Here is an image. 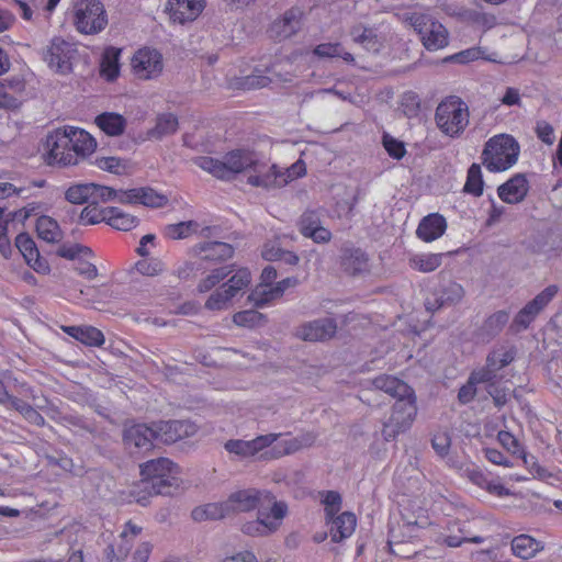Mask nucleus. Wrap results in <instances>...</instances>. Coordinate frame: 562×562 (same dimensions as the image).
Here are the masks:
<instances>
[{"instance_id":"nucleus-17","label":"nucleus","mask_w":562,"mask_h":562,"mask_svg":"<svg viewBox=\"0 0 562 562\" xmlns=\"http://www.w3.org/2000/svg\"><path fill=\"white\" fill-rule=\"evenodd\" d=\"M155 426L157 440L165 443H175L198 431V426L190 420H160Z\"/></svg>"},{"instance_id":"nucleus-44","label":"nucleus","mask_w":562,"mask_h":562,"mask_svg":"<svg viewBox=\"0 0 562 562\" xmlns=\"http://www.w3.org/2000/svg\"><path fill=\"white\" fill-rule=\"evenodd\" d=\"M113 211L110 207L100 209L98 204H92V202L87 205L80 213V223L83 225H94L101 222H108L109 213Z\"/></svg>"},{"instance_id":"nucleus-7","label":"nucleus","mask_w":562,"mask_h":562,"mask_svg":"<svg viewBox=\"0 0 562 562\" xmlns=\"http://www.w3.org/2000/svg\"><path fill=\"white\" fill-rule=\"evenodd\" d=\"M76 29L82 34H98L108 24V14L99 0H80L75 7Z\"/></svg>"},{"instance_id":"nucleus-29","label":"nucleus","mask_w":562,"mask_h":562,"mask_svg":"<svg viewBox=\"0 0 562 562\" xmlns=\"http://www.w3.org/2000/svg\"><path fill=\"white\" fill-rule=\"evenodd\" d=\"M61 329L87 346L100 347L104 344V335L93 326H61Z\"/></svg>"},{"instance_id":"nucleus-21","label":"nucleus","mask_w":562,"mask_h":562,"mask_svg":"<svg viewBox=\"0 0 562 562\" xmlns=\"http://www.w3.org/2000/svg\"><path fill=\"white\" fill-rule=\"evenodd\" d=\"M464 289L461 284L450 281L439 292L426 299L425 306L428 311L435 312L445 305H454L462 301Z\"/></svg>"},{"instance_id":"nucleus-34","label":"nucleus","mask_w":562,"mask_h":562,"mask_svg":"<svg viewBox=\"0 0 562 562\" xmlns=\"http://www.w3.org/2000/svg\"><path fill=\"white\" fill-rule=\"evenodd\" d=\"M178 117L172 113L159 114L156 124L147 132L148 138L161 139L165 136L172 135L178 131Z\"/></svg>"},{"instance_id":"nucleus-20","label":"nucleus","mask_w":562,"mask_h":562,"mask_svg":"<svg viewBox=\"0 0 562 562\" xmlns=\"http://www.w3.org/2000/svg\"><path fill=\"white\" fill-rule=\"evenodd\" d=\"M204 9V0H168L166 10L175 23L194 21Z\"/></svg>"},{"instance_id":"nucleus-4","label":"nucleus","mask_w":562,"mask_h":562,"mask_svg":"<svg viewBox=\"0 0 562 562\" xmlns=\"http://www.w3.org/2000/svg\"><path fill=\"white\" fill-rule=\"evenodd\" d=\"M435 121L441 133L452 138L459 137L470 122L469 106L459 97H448L438 104Z\"/></svg>"},{"instance_id":"nucleus-31","label":"nucleus","mask_w":562,"mask_h":562,"mask_svg":"<svg viewBox=\"0 0 562 562\" xmlns=\"http://www.w3.org/2000/svg\"><path fill=\"white\" fill-rule=\"evenodd\" d=\"M341 266L350 274H360L369 271V258L361 249H346L341 258Z\"/></svg>"},{"instance_id":"nucleus-46","label":"nucleus","mask_w":562,"mask_h":562,"mask_svg":"<svg viewBox=\"0 0 562 562\" xmlns=\"http://www.w3.org/2000/svg\"><path fill=\"white\" fill-rule=\"evenodd\" d=\"M314 54L321 58L341 57L347 63H353V56L344 52L339 43H324L314 48Z\"/></svg>"},{"instance_id":"nucleus-2","label":"nucleus","mask_w":562,"mask_h":562,"mask_svg":"<svg viewBox=\"0 0 562 562\" xmlns=\"http://www.w3.org/2000/svg\"><path fill=\"white\" fill-rule=\"evenodd\" d=\"M257 156L250 150L235 149L227 153L222 160L203 156L196 158L195 162L216 178L228 180L237 173H243L246 177Z\"/></svg>"},{"instance_id":"nucleus-64","label":"nucleus","mask_w":562,"mask_h":562,"mask_svg":"<svg viewBox=\"0 0 562 562\" xmlns=\"http://www.w3.org/2000/svg\"><path fill=\"white\" fill-rule=\"evenodd\" d=\"M497 439L499 443L513 454L521 451L518 440L510 432L502 430L497 434Z\"/></svg>"},{"instance_id":"nucleus-1","label":"nucleus","mask_w":562,"mask_h":562,"mask_svg":"<svg viewBox=\"0 0 562 562\" xmlns=\"http://www.w3.org/2000/svg\"><path fill=\"white\" fill-rule=\"evenodd\" d=\"M177 467L167 458L149 460L140 465L143 479L133 490L132 495L138 503L146 498L140 496V492L147 495H169L172 488L177 486Z\"/></svg>"},{"instance_id":"nucleus-49","label":"nucleus","mask_w":562,"mask_h":562,"mask_svg":"<svg viewBox=\"0 0 562 562\" xmlns=\"http://www.w3.org/2000/svg\"><path fill=\"white\" fill-rule=\"evenodd\" d=\"M300 451L296 438H290L281 441L277 447L272 448L271 450H267L265 453L261 454V459L265 460H272L278 459L286 454H292Z\"/></svg>"},{"instance_id":"nucleus-52","label":"nucleus","mask_w":562,"mask_h":562,"mask_svg":"<svg viewBox=\"0 0 562 562\" xmlns=\"http://www.w3.org/2000/svg\"><path fill=\"white\" fill-rule=\"evenodd\" d=\"M233 322L237 326L254 327L265 322V316L257 311L247 310L235 313L233 316Z\"/></svg>"},{"instance_id":"nucleus-54","label":"nucleus","mask_w":562,"mask_h":562,"mask_svg":"<svg viewBox=\"0 0 562 562\" xmlns=\"http://www.w3.org/2000/svg\"><path fill=\"white\" fill-rule=\"evenodd\" d=\"M280 435L279 434H267V435H261V436H258L251 440H249V446H250V450H251V454L252 457L257 456L260 453V456L262 453H265L266 449L271 447L278 439H279Z\"/></svg>"},{"instance_id":"nucleus-50","label":"nucleus","mask_w":562,"mask_h":562,"mask_svg":"<svg viewBox=\"0 0 562 562\" xmlns=\"http://www.w3.org/2000/svg\"><path fill=\"white\" fill-rule=\"evenodd\" d=\"M199 224L194 221L180 222L166 227V235L171 239H182L196 232Z\"/></svg>"},{"instance_id":"nucleus-19","label":"nucleus","mask_w":562,"mask_h":562,"mask_svg":"<svg viewBox=\"0 0 562 562\" xmlns=\"http://www.w3.org/2000/svg\"><path fill=\"white\" fill-rule=\"evenodd\" d=\"M157 440L155 423L151 426L135 424L124 429L123 440L128 449L148 451L153 447V440Z\"/></svg>"},{"instance_id":"nucleus-63","label":"nucleus","mask_w":562,"mask_h":562,"mask_svg":"<svg viewBox=\"0 0 562 562\" xmlns=\"http://www.w3.org/2000/svg\"><path fill=\"white\" fill-rule=\"evenodd\" d=\"M305 173H306V167L302 160L294 162L291 167H289L284 170L280 168V175L285 180V186L289 182L304 176Z\"/></svg>"},{"instance_id":"nucleus-8","label":"nucleus","mask_w":562,"mask_h":562,"mask_svg":"<svg viewBox=\"0 0 562 562\" xmlns=\"http://www.w3.org/2000/svg\"><path fill=\"white\" fill-rule=\"evenodd\" d=\"M417 414L416 397L411 395L397 400L392 408L390 418L383 423L382 435L385 440L395 439L400 434L411 428Z\"/></svg>"},{"instance_id":"nucleus-32","label":"nucleus","mask_w":562,"mask_h":562,"mask_svg":"<svg viewBox=\"0 0 562 562\" xmlns=\"http://www.w3.org/2000/svg\"><path fill=\"white\" fill-rule=\"evenodd\" d=\"M24 89V85L20 80L0 81V109L15 110L20 106L21 100L19 94Z\"/></svg>"},{"instance_id":"nucleus-47","label":"nucleus","mask_w":562,"mask_h":562,"mask_svg":"<svg viewBox=\"0 0 562 562\" xmlns=\"http://www.w3.org/2000/svg\"><path fill=\"white\" fill-rule=\"evenodd\" d=\"M168 198L148 187L138 188V204L148 207H162L167 205Z\"/></svg>"},{"instance_id":"nucleus-22","label":"nucleus","mask_w":562,"mask_h":562,"mask_svg":"<svg viewBox=\"0 0 562 562\" xmlns=\"http://www.w3.org/2000/svg\"><path fill=\"white\" fill-rule=\"evenodd\" d=\"M529 190L525 175L517 173L498 187L497 193L502 201L509 204L521 202Z\"/></svg>"},{"instance_id":"nucleus-33","label":"nucleus","mask_w":562,"mask_h":562,"mask_svg":"<svg viewBox=\"0 0 562 562\" xmlns=\"http://www.w3.org/2000/svg\"><path fill=\"white\" fill-rule=\"evenodd\" d=\"M37 236L50 244L59 243L64 235L57 221L47 215H42L36 221Z\"/></svg>"},{"instance_id":"nucleus-40","label":"nucleus","mask_w":562,"mask_h":562,"mask_svg":"<svg viewBox=\"0 0 562 562\" xmlns=\"http://www.w3.org/2000/svg\"><path fill=\"white\" fill-rule=\"evenodd\" d=\"M112 213H109L108 222L111 227L117 231H131L138 224V218L132 214L125 213L117 207H110Z\"/></svg>"},{"instance_id":"nucleus-51","label":"nucleus","mask_w":562,"mask_h":562,"mask_svg":"<svg viewBox=\"0 0 562 562\" xmlns=\"http://www.w3.org/2000/svg\"><path fill=\"white\" fill-rule=\"evenodd\" d=\"M464 190L476 196L483 192V179L481 167L477 164H473L468 170V179L464 186Z\"/></svg>"},{"instance_id":"nucleus-18","label":"nucleus","mask_w":562,"mask_h":562,"mask_svg":"<svg viewBox=\"0 0 562 562\" xmlns=\"http://www.w3.org/2000/svg\"><path fill=\"white\" fill-rule=\"evenodd\" d=\"M337 324L331 318L315 319L299 326L295 336L305 341H323L334 337Z\"/></svg>"},{"instance_id":"nucleus-55","label":"nucleus","mask_w":562,"mask_h":562,"mask_svg":"<svg viewBox=\"0 0 562 562\" xmlns=\"http://www.w3.org/2000/svg\"><path fill=\"white\" fill-rule=\"evenodd\" d=\"M95 165L101 170H105L115 175H121L126 170V162L117 157L97 158Z\"/></svg>"},{"instance_id":"nucleus-60","label":"nucleus","mask_w":562,"mask_h":562,"mask_svg":"<svg viewBox=\"0 0 562 562\" xmlns=\"http://www.w3.org/2000/svg\"><path fill=\"white\" fill-rule=\"evenodd\" d=\"M383 146L387 154L395 159H401L406 153L404 144L390 135L383 136Z\"/></svg>"},{"instance_id":"nucleus-12","label":"nucleus","mask_w":562,"mask_h":562,"mask_svg":"<svg viewBox=\"0 0 562 562\" xmlns=\"http://www.w3.org/2000/svg\"><path fill=\"white\" fill-rule=\"evenodd\" d=\"M249 186L265 190L280 189L285 180L280 175V168L261 160L258 156L246 176Z\"/></svg>"},{"instance_id":"nucleus-57","label":"nucleus","mask_w":562,"mask_h":562,"mask_svg":"<svg viewBox=\"0 0 562 562\" xmlns=\"http://www.w3.org/2000/svg\"><path fill=\"white\" fill-rule=\"evenodd\" d=\"M271 78L261 70H255L251 75L243 78L241 87L244 89H260L271 83Z\"/></svg>"},{"instance_id":"nucleus-39","label":"nucleus","mask_w":562,"mask_h":562,"mask_svg":"<svg viewBox=\"0 0 562 562\" xmlns=\"http://www.w3.org/2000/svg\"><path fill=\"white\" fill-rule=\"evenodd\" d=\"M350 35L352 36L353 42L363 45L368 50L378 52L380 48L378 35L370 27L356 25L351 29Z\"/></svg>"},{"instance_id":"nucleus-23","label":"nucleus","mask_w":562,"mask_h":562,"mask_svg":"<svg viewBox=\"0 0 562 562\" xmlns=\"http://www.w3.org/2000/svg\"><path fill=\"white\" fill-rule=\"evenodd\" d=\"M193 252L205 261H224L233 257L234 248L223 241H206L193 247Z\"/></svg>"},{"instance_id":"nucleus-38","label":"nucleus","mask_w":562,"mask_h":562,"mask_svg":"<svg viewBox=\"0 0 562 562\" xmlns=\"http://www.w3.org/2000/svg\"><path fill=\"white\" fill-rule=\"evenodd\" d=\"M121 50L114 47H109L104 50L100 65L101 76L105 77L108 80H113L117 77L120 66H119V56Z\"/></svg>"},{"instance_id":"nucleus-25","label":"nucleus","mask_w":562,"mask_h":562,"mask_svg":"<svg viewBox=\"0 0 562 562\" xmlns=\"http://www.w3.org/2000/svg\"><path fill=\"white\" fill-rule=\"evenodd\" d=\"M510 548L515 557L529 560L541 552L544 544L529 535L521 533L513 538Z\"/></svg>"},{"instance_id":"nucleus-26","label":"nucleus","mask_w":562,"mask_h":562,"mask_svg":"<svg viewBox=\"0 0 562 562\" xmlns=\"http://www.w3.org/2000/svg\"><path fill=\"white\" fill-rule=\"evenodd\" d=\"M327 521L331 524L330 536L334 542H339L350 537L357 526V518L350 512H345L338 516L335 515L333 518H327Z\"/></svg>"},{"instance_id":"nucleus-15","label":"nucleus","mask_w":562,"mask_h":562,"mask_svg":"<svg viewBox=\"0 0 562 562\" xmlns=\"http://www.w3.org/2000/svg\"><path fill=\"white\" fill-rule=\"evenodd\" d=\"M322 209L305 210L297 221L299 232L306 238L316 244H328L331 238V232L323 226Z\"/></svg>"},{"instance_id":"nucleus-53","label":"nucleus","mask_w":562,"mask_h":562,"mask_svg":"<svg viewBox=\"0 0 562 562\" xmlns=\"http://www.w3.org/2000/svg\"><path fill=\"white\" fill-rule=\"evenodd\" d=\"M276 299L272 286H267L266 284H259L248 295V301L257 307H261Z\"/></svg>"},{"instance_id":"nucleus-48","label":"nucleus","mask_w":562,"mask_h":562,"mask_svg":"<svg viewBox=\"0 0 562 562\" xmlns=\"http://www.w3.org/2000/svg\"><path fill=\"white\" fill-rule=\"evenodd\" d=\"M15 246L29 265H32L33 260H37L38 250L35 241L30 237L29 234H19L15 238Z\"/></svg>"},{"instance_id":"nucleus-28","label":"nucleus","mask_w":562,"mask_h":562,"mask_svg":"<svg viewBox=\"0 0 562 562\" xmlns=\"http://www.w3.org/2000/svg\"><path fill=\"white\" fill-rule=\"evenodd\" d=\"M509 321V312L505 310L496 311L485 318L479 329V337L484 341H490L501 334Z\"/></svg>"},{"instance_id":"nucleus-41","label":"nucleus","mask_w":562,"mask_h":562,"mask_svg":"<svg viewBox=\"0 0 562 562\" xmlns=\"http://www.w3.org/2000/svg\"><path fill=\"white\" fill-rule=\"evenodd\" d=\"M94 183H77L70 186L66 193L65 198L68 202L72 204H83L87 202H92Z\"/></svg>"},{"instance_id":"nucleus-13","label":"nucleus","mask_w":562,"mask_h":562,"mask_svg":"<svg viewBox=\"0 0 562 562\" xmlns=\"http://www.w3.org/2000/svg\"><path fill=\"white\" fill-rule=\"evenodd\" d=\"M133 74L140 80L155 79L162 72L164 61L161 54L154 48L138 49L131 61Z\"/></svg>"},{"instance_id":"nucleus-16","label":"nucleus","mask_w":562,"mask_h":562,"mask_svg":"<svg viewBox=\"0 0 562 562\" xmlns=\"http://www.w3.org/2000/svg\"><path fill=\"white\" fill-rule=\"evenodd\" d=\"M77 49L75 46L61 37L52 40L45 53V60L48 66L60 74H67L71 70V59Z\"/></svg>"},{"instance_id":"nucleus-36","label":"nucleus","mask_w":562,"mask_h":562,"mask_svg":"<svg viewBox=\"0 0 562 562\" xmlns=\"http://www.w3.org/2000/svg\"><path fill=\"white\" fill-rule=\"evenodd\" d=\"M192 518L195 521L217 520L231 515L227 501L223 503H210L192 510Z\"/></svg>"},{"instance_id":"nucleus-37","label":"nucleus","mask_w":562,"mask_h":562,"mask_svg":"<svg viewBox=\"0 0 562 562\" xmlns=\"http://www.w3.org/2000/svg\"><path fill=\"white\" fill-rule=\"evenodd\" d=\"M95 123L105 134L119 136L124 133L126 120L117 113H102L95 117Z\"/></svg>"},{"instance_id":"nucleus-30","label":"nucleus","mask_w":562,"mask_h":562,"mask_svg":"<svg viewBox=\"0 0 562 562\" xmlns=\"http://www.w3.org/2000/svg\"><path fill=\"white\" fill-rule=\"evenodd\" d=\"M67 132L71 137V147L77 159L79 156L85 157L93 153L97 143L89 133L72 126H67Z\"/></svg>"},{"instance_id":"nucleus-10","label":"nucleus","mask_w":562,"mask_h":562,"mask_svg":"<svg viewBox=\"0 0 562 562\" xmlns=\"http://www.w3.org/2000/svg\"><path fill=\"white\" fill-rule=\"evenodd\" d=\"M558 292L559 286L555 284H551L542 290L515 315L510 329L515 333L526 330Z\"/></svg>"},{"instance_id":"nucleus-9","label":"nucleus","mask_w":562,"mask_h":562,"mask_svg":"<svg viewBox=\"0 0 562 562\" xmlns=\"http://www.w3.org/2000/svg\"><path fill=\"white\" fill-rule=\"evenodd\" d=\"M46 146L48 149L46 162L48 165L70 166L78 164L71 147V137H69L67 132V126L50 133L47 136Z\"/></svg>"},{"instance_id":"nucleus-35","label":"nucleus","mask_w":562,"mask_h":562,"mask_svg":"<svg viewBox=\"0 0 562 562\" xmlns=\"http://www.w3.org/2000/svg\"><path fill=\"white\" fill-rule=\"evenodd\" d=\"M299 20L292 11L285 12L282 18L271 25V34L279 41L291 37L299 29Z\"/></svg>"},{"instance_id":"nucleus-24","label":"nucleus","mask_w":562,"mask_h":562,"mask_svg":"<svg viewBox=\"0 0 562 562\" xmlns=\"http://www.w3.org/2000/svg\"><path fill=\"white\" fill-rule=\"evenodd\" d=\"M447 222L442 215L437 213L425 216L416 231L417 236L424 241L430 243L443 235Z\"/></svg>"},{"instance_id":"nucleus-3","label":"nucleus","mask_w":562,"mask_h":562,"mask_svg":"<svg viewBox=\"0 0 562 562\" xmlns=\"http://www.w3.org/2000/svg\"><path fill=\"white\" fill-rule=\"evenodd\" d=\"M519 155V145L515 138L507 134H499L490 138L482 151V164L492 172H501L516 164Z\"/></svg>"},{"instance_id":"nucleus-45","label":"nucleus","mask_w":562,"mask_h":562,"mask_svg":"<svg viewBox=\"0 0 562 562\" xmlns=\"http://www.w3.org/2000/svg\"><path fill=\"white\" fill-rule=\"evenodd\" d=\"M233 266H231L232 268ZM229 273L232 269L229 267H221L213 269L206 277L200 280L196 290L200 293H205L218 285Z\"/></svg>"},{"instance_id":"nucleus-14","label":"nucleus","mask_w":562,"mask_h":562,"mask_svg":"<svg viewBox=\"0 0 562 562\" xmlns=\"http://www.w3.org/2000/svg\"><path fill=\"white\" fill-rule=\"evenodd\" d=\"M226 501L229 514L247 513L262 506L265 503L273 505V502H277L271 493L255 488L234 492Z\"/></svg>"},{"instance_id":"nucleus-11","label":"nucleus","mask_w":562,"mask_h":562,"mask_svg":"<svg viewBox=\"0 0 562 562\" xmlns=\"http://www.w3.org/2000/svg\"><path fill=\"white\" fill-rule=\"evenodd\" d=\"M288 513V506L283 502H273L271 507V517L262 509H259V517L256 520L243 525L244 533L252 537L268 536L278 530L281 520Z\"/></svg>"},{"instance_id":"nucleus-56","label":"nucleus","mask_w":562,"mask_h":562,"mask_svg":"<svg viewBox=\"0 0 562 562\" xmlns=\"http://www.w3.org/2000/svg\"><path fill=\"white\" fill-rule=\"evenodd\" d=\"M164 269V262L157 258L140 260L136 263V270L143 276L155 277L160 274Z\"/></svg>"},{"instance_id":"nucleus-27","label":"nucleus","mask_w":562,"mask_h":562,"mask_svg":"<svg viewBox=\"0 0 562 562\" xmlns=\"http://www.w3.org/2000/svg\"><path fill=\"white\" fill-rule=\"evenodd\" d=\"M372 385L386 394L401 400L414 394V391L405 382L391 375H380L372 380Z\"/></svg>"},{"instance_id":"nucleus-61","label":"nucleus","mask_w":562,"mask_h":562,"mask_svg":"<svg viewBox=\"0 0 562 562\" xmlns=\"http://www.w3.org/2000/svg\"><path fill=\"white\" fill-rule=\"evenodd\" d=\"M432 448L440 457H446L449 452L451 438L448 432H437L431 440Z\"/></svg>"},{"instance_id":"nucleus-59","label":"nucleus","mask_w":562,"mask_h":562,"mask_svg":"<svg viewBox=\"0 0 562 562\" xmlns=\"http://www.w3.org/2000/svg\"><path fill=\"white\" fill-rule=\"evenodd\" d=\"M225 449L229 453L236 454L240 458H251V450L249 440L231 439L225 442Z\"/></svg>"},{"instance_id":"nucleus-58","label":"nucleus","mask_w":562,"mask_h":562,"mask_svg":"<svg viewBox=\"0 0 562 562\" xmlns=\"http://www.w3.org/2000/svg\"><path fill=\"white\" fill-rule=\"evenodd\" d=\"M323 503L325 505L326 519L333 518L341 508V496L338 492L327 491L324 493Z\"/></svg>"},{"instance_id":"nucleus-62","label":"nucleus","mask_w":562,"mask_h":562,"mask_svg":"<svg viewBox=\"0 0 562 562\" xmlns=\"http://www.w3.org/2000/svg\"><path fill=\"white\" fill-rule=\"evenodd\" d=\"M117 190H114L111 187L99 186L94 183L92 204H98L101 202H108L112 200H116Z\"/></svg>"},{"instance_id":"nucleus-5","label":"nucleus","mask_w":562,"mask_h":562,"mask_svg":"<svg viewBox=\"0 0 562 562\" xmlns=\"http://www.w3.org/2000/svg\"><path fill=\"white\" fill-rule=\"evenodd\" d=\"M229 279L216 288L207 297L204 307L209 311H226L234 300L243 296L251 283V273L247 268L232 270Z\"/></svg>"},{"instance_id":"nucleus-6","label":"nucleus","mask_w":562,"mask_h":562,"mask_svg":"<svg viewBox=\"0 0 562 562\" xmlns=\"http://www.w3.org/2000/svg\"><path fill=\"white\" fill-rule=\"evenodd\" d=\"M403 22L414 29L426 49L438 50L448 45V31L432 16L420 12L405 13Z\"/></svg>"},{"instance_id":"nucleus-42","label":"nucleus","mask_w":562,"mask_h":562,"mask_svg":"<svg viewBox=\"0 0 562 562\" xmlns=\"http://www.w3.org/2000/svg\"><path fill=\"white\" fill-rule=\"evenodd\" d=\"M441 254H422L409 259L411 267L420 272H432L441 266Z\"/></svg>"},{"instance_id":"nucleus-43","label":"nucleus","mask_w":562,"mask_h":562,"mask_svg":"<svg viewBox=\"0 0 562 562\" xmlns=\"http://www.w3.org/2000/svg\"><path fill=\"white\" fill-rule=\"evenodd\" d=\"M516 357V351L514 348H505L501 347L498 349H494L491 351L486 358L487 364L491 368H494L496 371L507 367L510 364Z\"/></svg>"}]
</instances>
